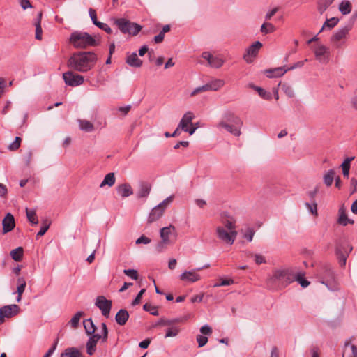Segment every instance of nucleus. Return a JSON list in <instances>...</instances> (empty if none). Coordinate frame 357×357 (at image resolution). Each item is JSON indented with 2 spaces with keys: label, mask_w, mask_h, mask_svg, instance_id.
Wrapping results in <instances>:
<instances>
[{
  "label": "nucleus",
  "mask_w": 357,
  "mask_h": 357,
  "mask_svg": "<svg viewBox=\"0 0 357 357\" xmlns=\"http://www.w3.org/2000/svg\"><path fill=\"white\" fill-rule=\"evenodd\" d=\"M338 22L339 19L337 17H332L331 19L326 20L321 31H322L325 28H328L329 29L333 28L338 23Z\"/></svg>",
  "instance_id": "a18cd8bd"
},
{
  "label": "nucleus",
  "mask_w": 357,
  "mask_h": 357,
  "mask_svg": "<svg viewBox=\"0 0 357 357\" xmlns=\"http://www.w3.org/2000/svg\"><path fill=\"white\" fill-rule=\"evenodd\" d=\"M151 189L150 183L146 182H142L139 185V190L137 193L138 198H144L148 197Z\"/></svg>",
  "instance_id": "412c9836"
},
{
  "label": "nucleus",
  "mask_w": 357,
  "mask_h": 357,
  "mask_svg": "<svg viewBox=\"0 0 357 357\" xmlns=\"http://www.w3.org/2000/svg\"><path fill=\"white\" fill-rule=\"evenodd\" d=\"M3 234L11 231L15 227V221L14 216L8 213L2 220Z\"/></svg>",
  "instance_id": "dca6fc26"
},
{
  "label": "nucleus",
  "mask_w": 357,
  "mask_h": 357,
  "mask_svg": "<svg viewBox=\"0 0 357 357\" xmlns=\"http://www.w3.org/2000/svg\"><path fill=\"white\" fill-rule=\"evenodd\" d=\"M114 24L121 33L130 36H137L142 29L141 25L123 17L114 19Z\"/></svg>",
  "instance_id": "39448f33"
},
{
  "label": "nucleus",
  "mask_w": 357,
  "mask_h": 357,
  "mask_svg": "<svg viewBox=\"0 0 357 357\" xmlns=\"http://www.w3.org/2000/svg\"><path fill=\"white\" fill-rule=\"evenodd\" d=\"M116 191L122 197H128L133 194V190L129 183H125L117 186Z\"/></svg>",
  "instance_id": "6ab92c4d"
},
{
  "label": "nucleus",
  "mask_w": 357,
  "mask_h": 357,
  "mask_svg": "<svg viewBox=\"0 0 357 357\" xmlns=\"http://www.w3.org/2000/svg\"><path fill=\"white\" fill-rule=\"evenodd\" d=\"M172 234L176 236V227L172 225L168 227H162L160 231V238L165 243H171L169 236Z\"/></svg>",
  "instance_id": "a211bd4d"
},
{
  "label": "nucleus",
  "mask_w": 357,
  "mask_h": 357,
  "mask_svg": "<svg viewBox=\"0 0 357 357\" xmlns=\"http://www.w3.org/2000/svg\"><path fill=\"white\" fill-rule=\"evenodd\" d=\"M307 208L310 210L312 214L317 215V204H310L309 203L305 204Z\"/></svg>",
  "instance_id": "69168bd1"
},
{
  "label": "nucleus",
  "mask_w": 357,
  "mask_h": 357,
  "mask_svg": "<svg viewBox=\"0 0 357 357\" xmlns=\"http://www.w3.org/2000/svg\"><path fill=\"white\" fill-rule=\"evenodd\" d=\"M243 121L241 118L231 112H227L224 114L223 119L217 126L218 128H225L227 132L238 137L241 135V128Z\"/></svg>",
  "instance_id": "7ed1b4c3"
},
{
  "label": "nucleus",
  "mask_w": 357,
  "mask_h": 357,
  "mask_svg": "<svg viewBox=\"0 0 357 357\" xmlns=\"http://www.w3.org/2000/svg\"><path fill=\"white\" fill-rule=\"evenodd\" d=\"M255 257V261L257 264L259 265L261 264L266 263L265 257L259 254H256L254 255Z\"/></svg>",
  "instance_id": "0e129e2a"
},
{
  "label": "nucleus",
  "mask_w": 357,
  "mask_h": 357,
  "mask_svg": "<svg viewBox=\"0 0 357 357\" xmlns=\"http://www.w3.org/2000/svg\"><path fill=\"white\" fill-rule=\"evenodd\" d=\"M145 291H146L145 289H142L140 290V291L138 293V294L137 295L135 298L132 301V305H137L140 303L142 295L144 294Z\"/></svg>",
  "instance_id": "bf43d9fd"
},
{
  "label": "nucleus",
  "mask_w": 357,
  "mask_h": 357,
  "mask_svg": "<svg viewBox=\"0 0 357 357\" xmlns=\"http://www.w3.org/2000/svg\"><path fill=\"white\" fill-rule=\"evenodd\" d=\"M24 250L22 247L11 250L10 255L15 261H20L22 259Z\"/></svg>",
  "instance_id": "c9c22d12"
},
{
  "label": "nucleus",
  "mask_w": 357,
  "mask_h": 357,
  "mask_svg": "<svg viewBox=\"0 0 357 357\" xmlns=\"http://www.w3.org/2000/svg\"><path fill=\"white\" fill-rule=\"evenodd\" d=\"M79 128L85 132H90L94 130V126L92 123L87 120H78Z\"/></svg>",
  "instance_id": "2f4dec72"
},
{
  "label": "nucleus",
  "mask_w": 357,
  "mask_h": 357,
  "mask_svg": "<svg viewBox=\"0 0 357 357\" xmlns=\"http://www.w3.org/2000/svg\"><path fill=\"white\" fill-rule=\"evenodd\" d=\"M216 234L220 240L232 245L236 238L237 232L235 230H228L222 226H218L216 228Z\"/></svg>",
  "instance_id": "1a4fd4ad"
},
{
  "label": "nucleus",
  "mask_w": 357,
  "mask_h": 357,
  "mask_svg": "<svg viewBox=\"0 0 357 357\" xmlns=\"http://www.w3.org/2000/svg\"><path fill=\"white\" fill-rule=\"evenodd\" d=\"M203 268L193 269L191 271H185L179 276L180 280L183 282L193 283L200 280L201 276L197 273V271L202 270Z\"/></svg>",
  "instance_id": "2eb2a0df"
},
{
  "label": "nucleus",
  "mask_w": 357,
  "mask_h": 357,
  "mask_svg": "<svg viewBox=\"0 0 357 357\" xmlns=\"http://www.w3.org/2000/svg\"><path fill=\"white\" fill-rule=\"evenodd\" d=\"M95 305L100 310L104 317H109L112 307V301L106 299L104 296H98L96 299Z\"/></svg>",
  "instance_id": "9b49d317"
},
{
  "label": "nucleus",
  "mask_w": 357,
  "mask_h": 357,
  "mask_svg": "<svg viewBox=\"0 0 357 357\" xmlns=\"http://www.w3.org/2000/svg\"><path fill=\"white\" fill-rule=\"evenodd\" d=\"M179 332H180V328L176 326L169 327L166 330V333H165V337L167 338V337H176V335H178Z\"/></svg>",
  "instance_id": "ea45409f"
},
{
  "label": "nucleus",
  "mask_w": 357,
  "mask_h": 357,
  "mask_svg": "<svg viewBox=\"0 0 357 357\" xmlns=\"http://www.w3.org/2000/svg\"><path fill=\"white\" fill-rule=\"evenodd\" d=\"M254 235V229L252 228L248 227L243 234V237L250 242L252 241Z\"/></svg>",
  "instance_id": "864d4df0"
},
{
  "label": "nucleus",
  "mask_w": 357,
  "mask_h": 357,
  "mask_svg": "<svg viewBox=\"0 0 357 357\" xmlns=\"http://www.w3.org/2000/svg\"><path fill=\"white\" fill-rule=\"evenodd\" d=\"M57 342H58V340H56V342H54V344L48 349V351L44 355L43 357H50L52 355V354L55 351L56 347L57 346Z\"/></svg>",
  "instance_id": "774afa93"
},
{
  "label": "nucleus",
  "mask_w": 357,
  "mask_h": 357,
  "mask_svg": "<svg viewBox=\"0 0 357 357\" xmlns=\"http://www.w3.org/2000/svg\"><path fill=\"white\" fill-rule=\"evenodd\" d=\"M316 59L321 63H326L328 61L329 49L321 44H318L314 48Z\"/></svg>",
  "instance_id": "f8f14e48"
},
{
  "label": "nucleus",
  "mask_w": 357,
  "mask_h": 357,
  "mask_svg": "<svg viewBox=\"0 0 357 357\" xmlns=\"http://www.w3.org/2000/svg\"><path fill=\"white\" fill-rule=\"evenodd\" d=\"M296 280V273L291 268H275L267 279L266 285L272 289H282Z\"/></svg>",
  "instance_id": "f257e3e1"
},
{
  "label": "nucleus",
  "mask_w": 357,
  "mask_h": 357,
  "mask_svg": "<svg viewBox=\"0 0 357 357\" xmlns=\"http://www.w3.org/2000/svg\"><path fill=\"white\" fill-rule=\"evenodd\" d=\"M225 81L221 79H213L208 82L210 91H216L223 87Z\"/></svg>",
  "instance_id": "cd10ccee"
},
{
  "label": "nucleus",
  "mask_w": 357,
  "mask_h": 357,
  "mask_svg": "<svg viewBox=\"0 0 357 357\" xmlns=\"http://www.w3.org/2000/svg\"><path fill=\"white\" fill-rule=\"evenodd\" d=\"M287 69H284L283 67H279L274 69H271L266 71L267 77H279L282 76L286 72Z\"/></svg>",
  "instance_id": "c85d7f7f"
},
{
  "label": "nucleus",
  "mask_w": 357,
  "mask_h": 357,
  "mask_svg": "<svg viewBox=\"0 0 357 357\" xmlns=\"http://www.w3.org/2000/svg\"><path fill=\"white\" fill-rule=\"evenodd\" d=\"M123 273L135 280H137L139 277L137 271L135 269H124Z\"/></svg>",
  "instance_id": "09e8293b"
},
{
  "label": "nucleus",
  "mask_w": 357,
  "mask_h": 357,
  "mask_svg": "<svg viewBox=\"0 0 357 357\" xmlns=\"http://www.w3.org/2000/svg\"><path fill=\"white\" fill-rule=\"evenodd\" d=\"M339 10L343 15H347L351 11V3L349 1H343L339 6Z\"/></svg>",
  "instance_id": "58836bf2"
},
{
  "label": "nucleus",
  "mask_w": 357,
  "mask_h": 357,
  "mask_svg": "<svg viewBox=\"0 0 357 357\" xmlns=\"http://www.w3.org/2000/svg\"><path fill=\"white\" fill-rule=\"evenodd\" d=\"M199 347H204L208 342V338L202 335H197L196 337Z\"/></svg>",
  "instance_id": "4d7b16f0"
},
{
  "label": "nucleus",
  "mask_w": 357,
  "mask_h": 357,
  "mask_svg": "<svg viewBox=\"0 0 357 357\" xmlns=\"http://www.w3.org/2000/svg\"><path fill=\"white\" fill-rule=\"evenodd\" d=\"M254 89L258 92L260 97L264 100H271L272 95L270 92H267L264 89L259 86H254Z\"/></svg>",
  "instance_id": "49530a36"
},
{
  "label": "nucleus",
  "mask_w": 357,
  "mask_h": 357,
  "mask_svg": "<svg viewBox=\"0 0 357 357\" xmlns=\"http://www.w3.org/2000/svg\"><path fill=\"white\" fill-rule=\"evenodd\" d=\"M220 283H217L213 285L214 287L220 286H228L234 284V281L233 279H220Z\"/></svg>",
  "instance_id": "5fc2aeb1"
},
{
  "label": "nucleus",
  "mask_w": 357,
  "mask_h": 357,
  "mask_svg": "<svg viewBox=\"0 0 357 357\" xmlns=\"http://www.w3.org/2000/svg\"><path fill=\"white\" fill-rule=\"evenodd\" d=\"M336 255L337 258L339 259L340 264L341 266H344L346 264L347 257L348 254H344L341 251V248L340 246L336 248Z\"/></svg>",
  "instance_id": "37998d69"
},
{
  "label": "nucleus",
  "mask_w": 357,
  "mask_h": 357,
  "mask_svg": "<svg viewBox=\"0 0 357 357\" xmlns=\"http://www.w3.org/2000/svg\"><path fill=\"white\" fill-rule=\"evenodd\" d=\"M303 273H299L298 274L296 273V280L298 282L302 287H307L310 284V282L306 279L303 278Z\"/></svg>",
  "instance_id": "de8ad7c7"
},
{
  "label": "nucleus",
  "mask_w": 357,
  "mask_h": 357,
  "mask_svg": "<svg viewBox=\"0 0 357 357\" xmlns=\"http://www.w3.org/2000/svg\"><path fill=\"white\" fill-rule=\"evenodd\" d=\"M275 27L271 23L265 22L261 25V31L263 33H271L275 31Z\"/></svg>",
  "instance_id": "c03bdc74"
},
{
  "label": "nucleus",
  "mask_w": 357,
  "mask_h": 357,
  "mask_svg": "<svg viewBox=\"0 0 357 357\" xmlns=\"http://www.w3.org/2000/svg\"><path fill=\"white\" fill-rule=\"evenodd\" d=\"M210 91L208 83L195 88L190 94V97H194L201 93Z\"/></svg>",
  "instance_id": "79ce46f5"
},
{
  "label": "nucleus",
  "mask_w": 357,
  "mask_h": 357,
  "mask_svg": "<svg viewBox=\"0 0 357 357\" xmlns=\"http://www.w3.org/2000/svg\"><path fill=\"white\" fill-rule=\"evenodd\" d=\"M50 224L47 223V222L43 223L40 231L37 234V238L43 236L46 233V231L48 230L50 227Z\"/></svg>",
  "instance_id": "052dcab7"
},
{
  "label": "nucleus",
  "mask_w": 357,
  "mask_h": 357,
  "mask_svg": "<svg viewBox=\"0 0 357 357\" xmlns=\"http://www.w3.org/2000/svg\"><path fill=\"white\" fill-rule=\"evenodd\" d=\"M20 307L18 305L13 304L10 305H5L0 308V312L3 316V319L5 318H10L14 315L18 314Z\"/></svg>",
  "instance_id": "f3484780"
},
{
  "label": "nucleus",
  "mask_w": 357,
  "mask_h": 357,
  "mask_svg": "<svg viewBox=\"0 0 357 357\" xmlns=\"http://www.w3.org/2000/svg\"><path fill=\"white\" fill-rule=\"evenodd\" d=\"M262 47L261 43L257 41L250 45L247 50L246 52L243 55L244 60L248 63H252L253 59L257 56L259 50Z\"/></svg>",
  "instance_id": "ddd939ff"
},
{
  "label": "nucleus",
  "mask_w": 357,
  "mask_h": 357,
  "mask_svg": "<svg viewBox=\"0 0 357 357\" xmlns=\"http://www.w3.org/2000/svg\"><path fill=\"white\" fill-rule=\"evenodd\" d=\"M21 142H22V139L20 137H16L14 142H12L8 146V149L10 151H13L17 150L20 146Z\"/></svg>",
  "instance_id": "8fccbe9b"
},
{
  "label": "nucleus",
  "mask_w": 357,
  "mask_h": 357,
  "mask_svg": "<svg viewBox=\"0 0 357 357\" xmlns=\"http://www.w3.org/2000/svg\"><path fill=\"white\" fill-rule=\"evenodd\" d=\"M202 57L208 61L211 67L215 68H220L225 63V61L220 56H213L208 52H203Z\"/></svg>",
  "instance_id": "4468645a"
},
{
  "label": "nucleus",
  "mask_w": 357,
  "mask_h": 357,
  "mask_svg": "<svg viewBox=\"0 0 357 357\" xmlns=\"http://www.w3.org/2000/svg\"><path fill=\"white\" fill-rule=\"evenodd\" d=\"M70 43L75 48H86L88 47H95L98 43L89 33L86 32L75 31L70 35Z\"/></svg>",
  "instance_id": "423d86ee"
},
{
  "label": "nucleus",
  "mask_w": 357,
  "mask_h": 357,
  "mask_svg": "<svg viewBox=\"0 0 357 357\" xmlns=\"http://www.w3.org/2000/svg\"><path fill=\"white\" fill-rule=\"evenodd\" d=\"M84 327L88 335H93L96 329V327L91 319H88L84 321Z\"/></svg>",
  "instance_id": "473e14b6"
},
{
  "label": "nucleus",
  "mask_w": 357,
  "mask_h": 357,
  "mask_svg": "<svg viewBox=\"0 0 357 357\" xmlns=\"http://www.w3.org/2000/svg\"><path fill=\"white\" fill-rule=\"evenodd\" d=\"M354 159V157L347 158L344 160V162L341 165L343 176L346 178L349 177L350 163Z\"/></svg>",
  "instance_id": "72a5a7b5"
},
{
  "label": "nucleus",
  "mask_w": 357,
  "mask_h": 357,
  "mask_svg": "<svg viewBox=\"0 0 357 357\" xmlns=\"http://www.w3.org/2000/svg\"><path fill=\"white\" fill-rule=\"evenodd\" d=\"M102 328V335L100 334H93L89 339L86 343V352L89 355L91 356L94 354L96 351L97 342L100 340H102V342H105L108 338V329L105 323L101 324Z\"/></svg>",
  "instance_id": "0eeeda50"
},
{
  "label": "nucleus",
  "mask_w": 357,
  "mask_h": 357,
  "mask_svg": "<svg viewBox=\"0 0 357 357\" xmlns=\"http://www.w3.org/2000/svg\"><path fill=\"white\" fill-rule=\"evenodd\" d=\"M89 15H90V17L93 22V23L96 25V26H98V24L99 23H100V22L98 21L97 20V15H96V12L94 9L93 8H89Z\"/></svg>",
  "instance_id": "13d9d810"
},
{
  "label": "nucleus",
  "mask_w": 357,
  "mask_h": 357,
  "mask_svg": "<svg viewBox=\"0 0 357 357\" xmlns=\"http://www.w3.org/2000/svg\"><path fill=\"white\" fill-rule=\"evenodd\" d=\"M97 61V56L92 52H79L70 57L68 66L77 71L86 73L92 69Z\"/></svg>",
  "instance_id": "f03ea898"
},
{
  "label": "nucleus",
  "mask_w": 357,
  "mask_h": 357,
  "mask_svg": "<svg viewBox=\"0 0 357 357\" xmlns=\"http://www.w3.org/2000/svg\"><path fill=\"white\" fill-rule=\"evenodd\" d=\"M26 214L28 220L33 225H37L38 223V217L36 211L33 209L26 208Z\"/></svg>",
  "instance_id": "4c0bfd02"
},
{
  "label": "nucleus",
  "mask_w": 357,
  "mask_h": 357,
  "mask_svg": "<svg viewBox=\"0 0 357 357\" xmlns=\"http://www.w3.org/2000/svg\"><path fill=\"white\" fill-rule=\"evenodd\" d=\"M126 62L130 66L135 68H139L142 66V61L138 58L137 54L135 52L132 54H128L126 59Z\"/></svg>",
  "instance_id": "aec40b11"
},
{
  "label": "nucleus",
  "mask_w": 357,
  "mask_h": 357,
  "mask_svg": "<svg viewBox=\"0 0 357 357\" xmlns=\"http://www.w3.org/2000/svg\"><path fill=\"white\" fill-rule=\"evenodd\" d=\"M17 292L18 295L16 298V301L17 302H20L22 299V296L25 290L26 285L25 279L22 277L19 278L17 280Z\"/></svg>",
  "instance_id": "393cba45"
},
{
  "label": "nucleus",
  "mask_w": 357,
  "mask_h": 357,
  "mask_svg": "<svg viewBox=\"0 0 357 357\" xmlns=\"http://www.w3.org/2000/svg\"><path fill=\"white\" fill-rule=\"evenodd\" d=\"M165 211L160 208V206H156L154 207L149 216L148 221L149 222H153L158 220L160 218H161L164 213Z\"/></svg>",
  "instance_id": "b1692460"
},
{
  "label": "nucleus",
  "mask_w": 357,
  "mask_h": 357,
  "mask_svg": "<svg viewBox=\"0 0 357 357\" xmlns=\"http://www.w3.org/2000/svg\"><path fill=\"white\" fill-rule=\"evenodd\" d=\"M129 318V314L126 310L121 309L115 316L116 323L120 326H124Z\"/></svg>",
  "instance_id": "5701e85b"
},
{
  "label": "nucleus",
  "mask_w": 357,
  "mask_h": 357,
  "mask_svg": "<svg viewBox=\"0 0 357 357\" xmlns=\"http://www.w3.org/2000/svg\"><path fill=\"white\" fill-rule=\"evenodd\" d=\"M200 332L202 333V334L207 335L211 334L212 329L209 326L204 325L201 327Z\"/></svg>",
  "instance_id": "338daca9"
},
{
  "label": "nucleus",
  "mask_w": 357,
  "mask_h": 357,
  "mask_svg": "<svg viewBox=\"0 0 357 357\" xmlns=\"http://www.w3.org/2000/svg\"><path fill=\"white\" fill-rule=\"evenodd\" d=\"M174 195H171L163 200L160 204L158 205V206H160L164 211L166 209L167 206L173 201Z\"/></svg>",
  "instance_id": "6e6d98bb"
},
{
  "label": "nucleus",
  "mask_w": 357,
  "mask_h": 357,
  "mask_svg": "<svg viewBox=\"0 0 357 357\" xmlns=\"http://www.w3.org/2000/svg\"><path fill=\"white\" fill-rule=\"evenodd\" d=\"M221 222L222 224V227L227 229L228 230H235V220L231 217L227 216L225 218H222L221 220Z\"/></svg>",
  "instance_id": "c756f323"
},
{
  "label": "nucleus",
  "mask_w": 357,
  "mask_h": 357,
  "mask_svg": "<svg viewBox=\"0 0 357 357\" xmlns=\"http://www.w3.org/2000/svg\"><path fill=\"white\" fill-rule=\"evenodd\" d=\"M83 312H77L70 319L69 324L71 327L73 328H76L78 326L80 318L83 316Z\"/></svg>",
  "instance_id": "a19ab883"
},
{
  "label": "nucleus",
  "mask_w": 357,
  "mask_h": 357,
  "mask_svg": "<svg viewBox=\"0 0 357 357\" xmlns=\"http://www.w3.org/2000/svg\"><path fill=\"white\" fill-rule=\"evenodd\" d=\"M317 276L320 282L327 286L330 289L333 290L335 289V275L330 264H321L317 270Z\"/></svg>",
  "instance_id": "20e7f679"
},
{
  "label": "nucleus",
  "mask_w": 357,
  "mask_h": 357,
  "mask_svg": "<svg viewBox=\"0 0 357 357\" xmlns=\"http://www.w3.org/2000/svg\"><path fill=\"white\" fill-rule=\"evenodd\" d=\"M143 308L146 312H150V313L153 315H158V311L157 308L154 306H153L151 304L146 303L144 305Z\"/></svg>",
  "instance_id": "603ef678"
},
{
  "label": "nucleus",
  "mask_w": 357,
  "mask_h": 357,
  "mask_svg": "<svg viewBox=\"0 0 357 357\" xmlns=\"http://www.w3.org/2000/svg\"><path fill=\"white\" fill-rule=\"evenodd\" d=\"M115 176L114 173H109L107 174L102 183H100V187L102 188L105 185H108L109 187L112 186L115 183Z\"/></svg>",
  "instance_id": "f704fd0d"
},
{
  "label": "nucleus",
  "mask_w": 357,
  "mask_h": 357,
  "mask_svg": "<svg viewBox=\"0 0 357 357\" xmlns=\"http://www.w3.org/2000/svg\"><path fill=\"white\" fill-rule=\"evenodd\" d=\"M339 218L338 223L346 226L348 223H353L354 221L351 220L348 218L347 215L346 214L345 210L343 208H340L339 209Z\"/></svg>",
  "instance_id": "7c9ffc66"
},
{
  "label": "nucleus",
  "mask_w": 357,
  "mask_h": 357,
  "mask_svg": "<svg viewBox=\"0 0 357 357\" xmlns=\"http://www.w3.org/2000/svg\"><path fill=\"white\" fill-rule=\"evenodd\" d=\"M43 13L42 12H39L37 18L34 22V25L36 26V38L37 40H40L42 39V27H41V19H42Z\"/></svg>",
  "instance_id": "bb28decb"
},
{
  "label": "nucleus",
  "mask_w": 357,
  "mask_h": 357,
  "mask_svg": "<svg viewBox=\"0 0 357 357\" xmlns=\"http://www.w3.org/2000/svg\"><path fill=\"white\" fill-rule=\"evenodd\" d=\"M65 83L70 86H77L83 84L84 77L73 71H68L63 74Z\"/></svg>",
  "instance_id": "9d476101"
},
{
  "label": "nucleus",
  "mask_w": 357,
  "mask_h": 357,
  "mask_svg": "<svg viewBox=\"0 0 357 357\" xmlns=\"http://www.w3.org/2000/svg\"><path fill=\"white\" fill-rule=\"evenodd\" d=\"M169 244V243H165L163 240H162L155 245V250L158 252H162L166 248L167 245Z\"/></svg>",
  "instance_id": "e2e57ef3"
},
{
  "label": "nucleus",
  "mask_w": 357,
  "mask_h": 357,
  "mask_svg": "<svg viewBox=\"0 0 357 357\" xmlns=\"http://www.w3.org/2000/svg\"><path fill=\"white\" fill-rule=\"evenodd\" d=\"M61 357H84V356L77 348L69 347L61 353Z\"/></svg>",
  "instance_id": "a878e982"
},
{
  "label": "nucleus",
  "mask_w": 357,
  "mask_h": 357,
  "mask_svg": "<svg viewBox=\"0 0 357 357\" xmlns=\"http://www.w3.org/2000/svg\"><path fill=\"white\" fill-rule=\"evenodd\" d=\"M335 175V172L333 169H329L324 175V182L326 186L329 187L332 185Z\"/></svg>",
  "instance_id": "e433bc0d"
},
{
  "label": "nucleus",
  "mask_w": 357,
  "mask_h": 357,
  "mask_svg": "<svg viewBox=\"0 0 357 357\" xmlns=\"http://www.w3.org/2000/svg\"><path fill=\"white\" fill-rule=\"evenodd\" d=\"M351 29L352 24H348L334 33L331 38V41L335 47L340 48L345 44V40Z\"/></svg>",
  "instance_id": "6e6552de"
},
{
  "label": "nucleus",
  "mask_w": 357,
  "mask_h": 357,
  "mask_svg": "<svg viewBox=\"0 0 357 357\" xmlns=\"http://www.w3.org/2000/svg\"><path fill=\"white\" fill-rule=\"evenodd\" d=\"M97 26L105 31L108 34H112L113 32L112 29L109 26V25L105 23L100 22L98 24Z\"/></svg>",
  "instance_id": "680f3d73"
},
{
  "label": "nucleus",
  "mask_w": 357,
  "mask_h": 357,
  "mask_svg": "<svg viewBox=\"0 0 357 357\" xmlns=\"http://www.w3.org/2000/svg\"><path fill=\"white\" fill-rule=\"evenodd\" d=\"M194 118V114L191 112H187L183 116L179 124L178 128H181V130H185L186 127L188 126V125L192 126V121Z\"/></svg>",
  "instance_id": "4be33fe9"
},
{
  "label": "nucleus",
  "mask_w": 357,
  "mask_h": 357,
  "mask_svg": "<svg viewBox=\"0 0 357 357\" xmlns=\"http://www.w3.org/2000/svg\"><path fill=\"white\" fill-rule=\"evenodd\" d=\"M281 89L288 97L292 98L294 96V91L291 86L287 84H282Z\"/></svg>",
  "instance_id": "3c124183"
}]
</instances>
